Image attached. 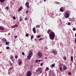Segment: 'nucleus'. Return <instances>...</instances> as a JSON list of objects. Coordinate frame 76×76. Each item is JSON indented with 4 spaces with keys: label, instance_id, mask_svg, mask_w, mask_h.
Returning a JSON list of instances; mask_svg holds the SVG:
<instances>
[{
    "label": "nucleus",
    "instance_id": "1",
    "mask_svg": "<svg viewBox=\"0 0 76 76\" xmlns=\"http://www.w3.org/2000/svg\"><path fill=\"white\" fill-rule=\"evenodd\" d=\"M47 33L49 34V37L51 40H53L54 39L55 36V34L53 31L49 29L47 31Z\"/></svg>",
    "mask_w": 76,
    "mask_h": 76
},
{
    "label": "nucleus",
    "instance_id": "2",
    "mask_svg": "<svg viewBox=\"0 0 76 76\" xmlns=\"http://www.w3.org/2000/svg\"><path fill=\"white\" fill-rule=\"evenodd\" d=\"M33 52L32 51H30L28 53V56H27V59L28 60H30L31 57L33 56Z\"/></svg>",
    "mask_w": 76,
    "mask_h": 76
},
{
    "label": "nucleus",
    "instance_id": "3",
    "mask_svg": "<svg viewBox=\"0 0 76 76\" xmlns=\"http://www.w3.org/2000/svg\"><path fill=\"white\" fill-rule=\"evenodd\" d=\"M64 16L66 18H69L70 15L68 12H66L64 15Z\"/></svg>",
    "mask_w": 76,
    "mask_h": 76
},
{
    "label": "nucleus",
    "instance_id": "4",
    "mask_svg": "<svg viewBox=\"0 0 76 76\" xmlns=\"http://www.w3.org/2000/svg\"><path fill=\"white\" fill-rule=\"evenodd\" d=\"M42 68H37V70H36V72H38L39 71H40V74H41L42 72Z\"/></svg>",
    "mask_w": 76,
    "mask_h": 76
},
{
    "label": "nucleus",
    "instance_id": "5",
    "mask_svg": "<svg viewBox=\"0 0 76 76\" xmlns=\"http://www.w3.org/2000/svg\"><path fill=\"white\" fill-rule=\"evenodd\" d=\"M32 72L31 71H27L26 73V76H31Z\"/></svg>",
    "mask_w": 76,
    "mask_h": 76
},
{
    "label": "nucleus",
    "instance_id": "6",
    "mask_svg": "<svg viewBox=\"0 0 76 76\" xmlns=\"http://www.w3.org/2000/svg\"><path fill=\"white\" fill-rule=\"evenodd\" d=\"M52 53H54V55H56V54H57V52L56 49H53Z\"/></svg>",
    "mask_w": 76,
    "mask_h": 76
},
{
    "label": "nucleus",
    "instance_id": "7",
    "mask_svg": "<svg viewBox=\"0 0 76 76\" xmlns=\"http://www.w3.org/2000/svg\"><path fill=\"white\" fill-rule=\"evenodd\" d=\"M18 63L19 65H21L22 63V61L21 59H18Z\"/></svg>",
    "mask_w": 76,
    "mask_h": 76
},
{
    "label": "nucleus",
    "instance_id": "8",
    "mask_svg": "<svg viewBox=\"0 0 76 76\" xmlns=\"http://www.w3.org/2000/svg\"><path fill=\"white\" fill-rule=\"evenodd\" d=\"M38 55L39 57H42V52H38Z\"/></svg>",
    "mask_w": 76,
    "mask_h": 76
},
{
    "label": "nucleus",
    "instance_id": "9",
    "mask_svg": "<svg viewBox=\"0 0 76 76\" xmlns=\"http://www.w3.org/2000/svg\"><path fill=\"white\" fill-rule=\"evenodd\" d=\"M3 43H6L7 40H6L5 38H3L2 39Z\"/></svg>",
    "mask_w": 76,
    "mask_h": 76
},
{
    "label": "nucleus",
    "instance_id": "10",
    "mask_svg": "<svg viewBox=\"0 0 76 76\" xmlns=\"http://www.w3.org/2000/svg\"><path fill=\"white\" fill-rule=\"evenodd\" d=\"M33 31L34 33H36V29L35 28H33Z\"/></svg>",
    "mask_w": 76,
    "mask_h": 76
},
{
    "label": "nucleus",
    "instance_id": "11",
    "mask_svg": "<svg viewBox=\"0 0 76 76\" xmlns=\"http://www.w3.org/2000/svg\"><path fill=\"white\" fill-rule=\"evenodd\" d=\"M19 20L20 22H21V21H22V20H23V18H22L21 16H20V19Z\"/></svg>",
    "mask_w": 76,
    "mask_h": 76
},
{
    "label": "nucleus",
    "instance_id": "12",
    "mask_svg": "<svg viewBox=\"0 0 76 76\" xmlns=\"http://www.w3.org/2000/svg\"><path fill=\"white\" fill-rule=\"evenodd\" d=\"M63 68H64V70H66V69H67V68L66 66V65H64V66Z\"/></svg>",
    "mask_w": 76,
    "mask_h": 76
},
{
    "label": "nucleus",
    "instance_id": "13",
    "mask_svg": "<svg viewBox=\"0 0 76 76\" xmlns=\"http://www.w3.org/2000/svg\"><path fill=\"white\" fill-rule=\"evenodd\" d=\"M22 9H23V7H22V6H20V8H19V9H18V11H20L21 10H22Z\"/></svg>",
    "mask_w": 76,
    "mask_h": 76
},
{
    "label": "nucleus",
    "instance_id": "14",
    "mask_svg": "<svg viewBox=\"0 0 76 76\" xmlns=\"http://www.w3.org/2000/svg\"><path fill=\"white\" fill-rule=\"evenodd\" d=\"M4 28L3 27H0V30L3 31L4 30Z\"/></svg>",
    "mask_w": 76,
    "mask_h": 76
},
{
    "label": "nucleus",
    "instance_id": "15",
    "mask_svg": "<svg viewBox=\"0 0 76 76\" xmlns=\"http://www.w3.org/2000/svg\"><path fill=\"white\" fill-rule=\"evenodd\" d=\"M9 63H10V66H12V64H13V63H12V62H11L10 61H9Z\"/></svg>",
    "mask_w": 76,
    "mask_h": 76
},
{
    "label": "nucleus",
    "instance_id": "16",
    "mask_svg": "<svg viewBox=\"0 0 76 76\" xmlns=\"http://www.w3.org/2000/svg\"><path fill=\"white\" fill-rule=\"evenodd\" d=\"M29 2H26V6L27 5V6H28V5H29Z\"/></svg>",
    "mask_w": 76,
    "mask_h": 76
},
{
    "label": "nucleus",
    "instance_id": "17",
    "mask_svg": "<svg viewBox=\"0 0 76 76\" xmlns=\"http://www.w3.org/2000/svg\"><path fill=\"white\" fill-rule=\"evenodd\" d=\"M73 56H72L71 57V61H73Z\"/></svg>",
    "mask_w": 76,
    "mask_h": 76
},
{
    "label": "nucleus",
    "instance_id": "18",
    "mask_svg": "<svg viewBox=\"0 0 76 76\" xmlns=\"http://www.w3.org/2000/svg\"><path fill=\"white\" fill-rule=\"evenodd\" d=\"M34 36L33 35H32V36H31V40H32L33 38H34Z\"/></svg>",
    "mask_w": 76,
    "mask_h": 76
},
{
    "label": "nucleus",
    "instance_id": "19",
    "mask_svg": "<svg viewBox=\"0 0 76 76\" xmlns=\"http://www.w3.org/2000/svg\"><path fill=\"white\" fill-rule=\"evenodd\" d=\"M14 58V57L13 56H11L10 57V59H11L12 61V59H13Z\"/></svg>",
    "mask_w": 76,
    "mask_h": 76
},
{
    "label": "nucleus",
    "instance_id": "20",
    "mask_svg": "<svg viewBox=\"0 0 76 76\" xmlns=\"http://www.w3.org/2000/svg\"><path fill=\"white\" fill-rule=\"evenodd\" d=\"M6 0H0V1L1 3H3L4 1Z\"/></svg>",
    "mask_w": 76,
    "mask_h": 76
},
{
    "label": "nucleus",
    "instance_id": "21",
    "mask_svg": "<svg viewBox=\"0 0 76 76\" xmlns=\"http://www.w3.org/2000/svg\"><path fill=\"white\" fill-rule=\"evenodd\" d=\"M60 10L61 12H64L63 10L62 9V7H61L60 8Z\"/></svg>",
    "mask_w": 76,
    "mask_h": 76
},
{
    "label": "nucleus",
    "instance_id": "22",
    "mask_svg": "<svg viewBox=\"0 0 76 76\" xmlns=\"http://www.w3.org/2000/svg\"><path fill=\"white\" fill-rule=\"evenodd\" d=\"M9 70H8L9 72H8V74L9 75H10L11 76V73H10V72H9Z\"/></svg>",
    "mask_w": 76,
    "mask_h": 76
},
{
    "label": "nucleus",
    "instance_id": "23",
    "mask_svg": "<svg viewBox=\"0 0 76 76\" xmlns=\"http://www.w3.org/2000/svg\"><path fill=\"white\" fill-rule=\"evenodd\" d=\"M46 69L47 71H48L49 70V68L48 67H46Z\"/></svg>",
    "mask_w": 76,
    "mask_h": 76
},
{
    "label": "nucleus",
    "instance_id": "24",
    "mask_svg": "<svg viewBox=\"0 0 76 76\" xmlns=\"http://www.w3.org/2000/svg\"><path fill=\"white\" fill-rule=\"evenodd\" d=\"M6 45H8V44H9V42H7V40L6 42Z\"/></svg>",
    "mask_w": 76,
    "mask_h": 76
},
{
    "label": "nucleus",
    "instance_id": "25",
    "mask_svg": "<svg viewBox=\"0 0 76 76\" xmlns=\"http://www.w3.org/2000/svg\"><path fill=\"white\" fill-rule=\"evenodd\" d=\"M55 64H53L52 65V67H54L55 66Z\"/></svg>",
    "mask_w": 76,
    "mask_h": 76
},
{
    "label": "nucleus",
    "instance_id": "26",
    "mask_svg": "<svg viewBox=\"0 0 76 76\" xmlns=\"http://www.w3.org/2000/svg\"><path fill=\"white\" fill-rule=\"evenodd\" d=\"M64 60H65V61H66V57L65 56L64 57Z\"/></svg>",
    "mask_w": 76,
    "mask_h": 76
},
{
    "label": "nucleus",
    "instance_id": "27",
    "mask_svg": "<svg viewBox=\"0 0 76 76\" xmlns=\"http://www.w3.org/2000/svg\"><path fill=\"white\" fill-rule=\"evenodd\" d=\"M68 75H72V73H71V72H68Z\"/></svg>",
    "mask_w": 76,
    "mask_h": 76
},
{
    "label": "nucleus",
    "instance_id": "28",
    "mask_svg": "<svg viewBox=\"0 0 76 76\" xmlns=\"http://www.w3.org/2000/svg\"><path fill=\"white\" fill-rule=\"evenodd\" d=\"M28 36L29 35L28 33L27 34H26V37H28Z\"/></svg>",
    "mask_w": 76,
    "mask_h": 76
},
{
    "label": "nucleus",
    "instance_id": "29",
    "mask_svg": "<svg viewBox=\"0 0 76 76\" xmlns=\"http://www.w3.org/2000/svg\"><path fill=\"white\" fill-rule=\"evenodd\" d=\"M18 58V56H15V59H17Z\"/></svg>",
    "mask_w": 76,
    "mask_h": 76
},
{
    "label": "nucleus",
    "instance_id": "30",
    "mask_svg": "<svg viewBox=\"0 0 76 76\" xmlns=\"http://www.w3.org/2000/svg\"><path fill=\"white\" fill-rule=\"evenodd\" d=\"M13 19H14V20H15L16 18L15 17V16H14V17H13Z\"/></svg>",
    "mask_w": 76,
    "mask_h": 76
},
{
    "label": "nucleus",
    "instance_id": "31",
    "mask_svg": "<svg viewBox=\"0 0 76 76\" xmlns=\"http://www.w3.org/2000/svg\"><path fill=\"white\" fill-rule=\"evenodd\" d=\"M9 48H10L9 46H7L6 47V49H7V50L9 49Z\"/></svg>",
    "mask_w": 76,
    "mask_h": 76
},
{
    "label": "nucleus",
    "instance_id": "32",
    "mask_svg": "<svg viewBox=\"0 0 76 76\" xmlns=\"http://www.w3.org/2000/svg\"><path fill=\"white\" fill-rule=\"evenodd\" d=\"M15 26H12V28H15Z\"/></svg>",
    "mask_w": 76,
    "mask_h": 76
},
{
    "label": "nucleus",
    "instance_id": "33",
    "mask_svg": "<svg viewBox=\"0 0 76 76\" xmlns=\"http://www.w3.org/2000/svg\"><path fill=\"white\" fill-rule=\"evenodd\" d=\"M72 30L73 31H75V30H76V28H73Z\"/></svg>",
    "mask_w": 76,
    "mask_h": 76
},
{
    "label": "nucleus",
    "instance_id": "34",
    "mask_svg": "<svg viewBox=\"0 0 76 76\" xmlns=\"http://www.w3.org/2000/svg\"><path fill=\"white\" fill-rule=\"evenodd\" d=\"M42 39H44V38H40V39H39V40H42Z\"/></svg>",
    "mask_w": 76,
    "mask_h": 76
},
{
    "label": "nucleus",
    "instance_id": "35",
    "mask_svg": "<svg viewBox=\"0 0 76 76\" xmlns=\"http://www.w3.org/2000/svg\"><path fill=\"white\" fill-rule=\"evenodd\" d=\"M60 70H61V71H62V67H60Z\"/></svg>",
    "mask_w": 76,
    "mask_h": 76
},
{
    "label": "nucleus",
    "instance_id": "36",
    "mask_svg": "<svg viewBox=\"0 0 76 76\" xmlns=\"http://www.w3.org/2000/svg\"><path fill=\"white\" fill-rule=\"evenodd\" d=\"M11 69H12V68H10L9 69V70H11Z\"/></svg>",
    "mask_w": 76,
    "mask_h": 76
},
{
    "label": "nucleus",
    "instance_id": "37",
    "mask_svg": "<svg viewBox=\"0 0 76 76\" xmlns=\"http://www.w3.org/2000/svg\"><path fill=\"white\" fill-rule=\"evenodd\" d=\"M43 63H41L40 64L41 66H42V65H43Z\"/></svg>",
    "mask_w": 76,
    "mask_h": 76
},
{
    "label": "nucleus",
    "instance_id": "38",
    "mask_svg": "<svg viewBox=\"0 0 76 76\" xmlns=\"http://www.w3.org/2000/svg\"><path fill=\"white\" fill-rule=\"evenodd\" d=\"M40 36L39 35L37 37V38H40Z\"/></svg>",
    "mask_w": 76,
    "mask_h": 76
},
{
    "label": "nucleus",
    "instance_id": "39",
    "mask_svg": "<svg viewBox=\"0 0 76 76\" xmlns=\"http://www.w3.org/2000/svg\"><path fill=\"white\" fill-rule=\"evenodd\" d=\"M39 61L38 60V59H37V60H36V62H38Z\"/></svg>",
    "mask_w": 76,
    "mask_h": 76
},
{
    "label": "nucleus",
    "instance_id": "40",
    "mask_svg": "<svg viewBox=\"0 0 76 76\" xmlns=\"http://www.w3.org/2000/svg\"><path fill=\"white\" fill-rule=\"evenodd\" d=\"M9 8V7H8L7 6V7H6V8L7 9H8Z\"/></svg>",
    "mask_w": 76,
    "mask_h": 76
},
{
    "label": "nucleus",
    "instance_id": "41",
    "mask_svg": "<svg viewBox=\"0 0 76 76\" xmlns=\"http://www.w3.org/2000/svg\"><path fill=\"white\" fill-rule=\"evenodd\" d=\"M22 55H24L25 53L24 52H22Z\"/></svg>",
    "mask_w": 76,
    "mask_h": 76
},
{
    "label": "nucleus",
    "instance_id": "42",
    "mask_svg": "<svg viewBox=\"0 0 76 76\" xmlns=\"http://www.w3.org/2000/svg\"><path fill=\"white\" fill-rule=\"evenodd\" d=\"M15 27H18V24H16V25H15Z\"/></svg>",
    "mask_w": 76,
    "mask_h": 76
},
{
    "label": "nucleus",
    "instance_id": "43",
    "mask_svg": "<svg viewBox=\"0 0 76 76\" xmlns=\"http://www.w3.org/2000/svg\"><path fill=\"white\" fill-rule=\"evenodd\" d=\"M25 20H27V17H26V18H25Z\"/></svg>",
    "mask_w": 76,
    "mask_h": 76
},
{
    "label": "nucleus",
    "instance_id": "44",
    "mask_svg": "<svg viewBox=\"0 0 76 76\" xmlns=\"http://www.w3.org/2000/svg\"><path fill=\"white\" fill-rule=\"evenodd\" d=\"M38 28H40V25H38Z\"/></svg>",
    "mask_w": 76,
    "mask_h": 76
},
{
    "label": "nucleus",
    "instance_id": "45",
    "mask_svg": "<svg viewBox=\"0 0 76 76\" xmlns=\"http://www.w3.org/2000/svg\"><path fill=\"white\" fill-rule=\"evenodd\" d=\"M17 36H15V38H17Z\"/></svg>",
    "mask_w": 76,
    "mask_h": 76
},
{
    "label": "nucleus",
    "instance_id": "46",
    "mask_svg": "<svg viewBox=\"0 0 76 76\" xmlns=\"http://www.w3.org/2000/svg\"><path fill=\"white\" fill-rule=\"evenodd\" d=\"M68 24L69 25V26H70V23H68Z\"/></svg>",
    "mask_w": 76,
    "mask_h": 76
},
{
    "label": "nucleus",
    "instance_id": "47",
    "mask_svg": "<svg viewBox=\"0 0 76 76\" xmlns=\"http://www.w3.org/2000/svg\"><path fill=\"white\" fill-rule=\"evenodd\" d=\"M27 7H28V8H29V7H30V6H29V5H28L27 6Z\"/></svg>",
    "mask_w": 76,
    "mask_h": 76
},
{
    "label": "nucleus",
    "instance_id": "48",
    "mask_svg": "<svg viewBox=\"0 0 76 76\" xmlns=\"http://www.w3.org/2000/svg\"><path fill=\"white\" fill-rule=\"evenodd\" d=\"M28 10H26V13H28Z\"/></svg>",
    "mask_w": 76,
    "mask_h": 76
},
{
    "label": "nucleus",
    "instance_id": "49",
    "mask_svg": "<svg viewBox=\"0 0 76 76\" xmlns=\"http://www.w3.org/2000/svg\"><path fill=\"white\" fill-rule=\"evenodd\" d=\"M75 42L76 43V39H75Z\"/></svg>",
    "mask_w": 76,
    "mask_h": 76
},
{
    "label": "nucleus",
    "instance_id": "50",
    "mask_svg": "<svg viewBox=\"0 0 76 76\" xmlns=\"http://www.w3.org/2000/svg\"><path fill=\"white\" fill-rule=\"evenodd\" d=\"M34 40H35V41L36 42V40H37V39H35Z\"/></svg>",
    "mask_w": 76,
    "mask_h": 76
},
{
    "label": "nucleus",
    "instance_id": "51",
    "mask_svg": "<svg viewBox=\"0 0 76 76\" xmlns=\"http://www.w3.org/2000/svg\"><path fill=\"white\" fill-rule=\"evenodd\" d=\"M45 59H47V57H46L45 58Z\"/></svg>",
    "mask_w": 76,
    "mask_h": 76
},
{
    "label": "nucleus",
    "instance_id": "52",
    "mask_svg": "<svg viewBox=\"0 0 76 76\" xmlns=\"http://www.w3.org/2000/svg\"><path fill=\"white\" fill-rule=\"evenodd\" d=\"M38 61L39 62H40L41 61V60H38Z\"/></svg>",
    "mask_w": 76,
    "mask_h": 76
},
{
    "label": "nucleus",
    "instance_id": "53",
    "mask_svg": "<svg viewBox=\"0 0 76 76\" xmlns=\"http://www.w3.org/2000/svg\"><path fill=\"white\" fill-rule=\"evenodd\" d=\"M75 37H76V33H75Z\"/></svg>",
    "mask_w": 76,
    "mask_h": 76
},
{
    "label": "nucleus",
    "instance_id": "54",
    "mask_svg": "<svg viewBox=\"0 0 76 76\" xmlns=\"http://www.w3.org/2000/svg\"><path fill=\"white\" fill-rule=\"evenodd\" d=\"M10 33H8V35H10Z\"/></svg>",
    "mask_w": 76,
    "mask_h": 76
},
{
    "label": "nucleus",
    "instance_id": "55",
    "mask_svg": "<svg viewBox=\"0 0 76 76\" xmlns=\"http://www.w3.org/2000/svg\"><path fill=\"white\" fill-rule=\"evenodd\" d=\"M44 0L45 1H46V0Z\"/></svg>",
    "mask_w": 76,
    "mask_h": 76
},
{
    "label": "nucleus",
    "instance_id": "56",
    "mask_svg": "<svg viewBox=\"0 0 76 76\" xmlns=\"http://www.w3.org/2000/svg\"><path fill=\"white\" fill-rule=\"evenodd\" d=\"M45 76H47V75H45Z\"/></svg>",
    "mask_w": 76,
    "mask_h": 76
},
{
    "label": "nucleus",
    "instance_id": "57",
    "mask_svg": "<svg viewBox=\"0 0 76 76\" xmlns=\"http://www.w3.org/2000/svg\"><path fill=\"white\" fill-rule=\"evenodd\" d=\"M1 10V9L0 8V11Z\"/></svg>",
    "mask_w": 76,
    "mask_h": 76
}]
</instances>
